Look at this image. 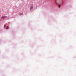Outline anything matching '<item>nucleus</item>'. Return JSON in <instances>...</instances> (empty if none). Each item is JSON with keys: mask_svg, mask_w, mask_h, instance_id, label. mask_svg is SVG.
<instances>
[{"mask_svg": "<svg viewBox=\"0 0 76 76\" xmlns=\"http://www.w3.org/2000/svg\"><path fill=\"white\" fill-rule=\"evenodd\" d=\"M6 16L2 17V19H6Z\"/></svg>", "mask_w": 76, "mask_h": 76, "instance_id": "f257e3e1", "label": "nucleus"}, {"mask_svg": "<svg viewBox=\"0 0 76 76\" xmlns=\"http://www.w3.org/2000/svg\"><path fill=\"white\" fill-rule=\"evenodd\" d=\"M32 9H33V6H32L30 7V10H32Z\"/></svg>", "mask_w": 76, "mask_h": 76, "instance_id": "f03ea898", "label": "nucleus"}, {"mask_svg": "<svg viewBox=\"0 0 76 76\" xmlns=\"http://www.w3.org/2000/svg\"><path fill=\"white\" fill-rule=\"evenodd\" d=\"M6 29H9V26H7L6 28Z\"/></svg>", "mask_w": 76, "mask_h": 76, "instance_id": "7ed1b4c3", "label": "nucleus"}, {"mask_svg": "<svg viewBox=\"0 0 76 76\" xmlns=\"http://www.w3.org/2000/svg\"><path fill=\"white\" fill-rule=\"evenodd\" d=\"M59 7L60 8V5H59Z\"/></svg>", "mask_w": 76, "mask_h": 76, "instance_id": "20e7f679", "label": "nucleus"}, {"mask_svg": "<svg viewBox=\"0 0 76 76\" xmlns=\"http://www.w3.org/2000/svg\"><path fill=\"white\" fill-rule=\"evenodd\" d=\"M4 27H6V25H4Z\"/></svg>", "mask_w": 76, "mask_h": 76, "instance_id": "39448f33", "label": "nucleus"}, {"mask_svg": "<svg viewBox=\"0 0 76 76\" xmlns=\"http://www.w3.org/2000/svg\"><path fill=\"white\" fill-rule=\"evenodd\" d=\"M57 1V0H55V2L56 3V1Z\"/></svg>", "mask_w": 76, "mask_h": 76, "instance_id": "423d86ee", "label": "nucleus"}]
</instances>
